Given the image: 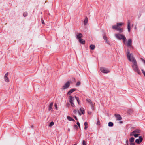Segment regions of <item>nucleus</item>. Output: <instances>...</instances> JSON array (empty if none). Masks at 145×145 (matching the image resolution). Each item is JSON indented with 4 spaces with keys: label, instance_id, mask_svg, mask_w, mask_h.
Listing matches in <instances>:
<instances>
[{
    "label": "nucleus",
    "instance_id": "f257e3e1",
    "mask_svg": "<svg viewBox=\"0 0 145 145\" xmlns=\"http://www.w3.org/2000/svg\"><path fill=\"white\" fill-rule=\"evenodd\" d=\"M127 54V56L128 60L132 62L133 64L132 65L133 69L134 71L137 72L140 75L141 72L138 67L136 60L134 57L132 53H130V51L128 50Z\"/></svg>",
    "mask_w": 145,
    "mask_h": 145
},
{
    "label": "nucleus",
    "instance_id": "f03ea898",
    "mask_svg": "<svg viewBox=\"0 0 145 145\" xmlns=\"http://www.w3.org/2000/svg\"><path fill=\"white\" fill-rule=\"evenodd\" d=\"M123 24V23H117L116 25H113L112 27L113 29L118 31L120 33H121L123 31V29L120 27Z\"/></svg>",
    "mask_w": 145,
    "mask_h": 145
},
{
    "label": "nucleus",
    "instance_id": "7ed1b4c3",
    "mask_svg": "<svg viewBox=\"0 0 145 145\" xmlns=\"http://www.w3.org/2000/svg\"><path fill=\"white\" fill-rule=\"evenodd\" d=\"M100 70L102 72L104 73H108L110 72V71L108 69L103 67H100Z\"/></svg>",
    "mask_w": 145,
    "mask_h": 145
},
{
    "label": "nucleus",
    "instance_id": "20e7f679",
    "mask_svg": "<svg viewBox=\"0 0 145 145\" xmlns=\"http://www.w3.org/2000/svg\"><path fill=\"white\" fill-rule=\"evenodd\" d=\"M69 97V102L71 104V105L72 107L75 106V105L73 103V100H74V97L73 96L70 95Z\"/></svg>",
    "mask_w": 145,
    "mask_h": 145
},
{
    "label": "nucleus",
    "instance_id": "39448f33",
    "mask_svg": "<svg viewBox=\"0 0 145 145\" xmlns=\"http://www.w3.org/2000/svg\"><path fill=\"white\" fill-rule=\"evenodd\" d=\"M86 101L89 104L91 105V109L93 110H94V106L93 103L92 101L91 100L87 98L86 99Z\"/></svg>",
    "mask_w": 145,
    "mask_h": 145
},
{
    "label": "nucleus",
    "instance_id": "423d86ee",
    "mask_svg": "<svg viewBox=\"0 0 145 145\" xmlns=\"http://www.w3.org/2000/svg\"><path fill=\"white\" fill-rule=\"evenodd\" d=\"M70 85V82L69 81H68L63 86L62 89H67L68 88Z\"/></svg>",
    "mask_w": 145,
    "mask_h": 145
},
{
    "label": "nucleus",
    "instance_id": "0eeeda50",
    "mask_svg": "<svg viewBox=\"0 0 145 145\" xmlns=\"http://www.w3.org/2000/svg\"><path fill=\"white\" fill-rule=\"evenodd\" d=\"M139 139H137L135 140V142L138 144H140L143 140V138L142 136H140L139 137Z\"/></svg>",
    "mask_w": 145,
    "mask_h": 145
},
{
    "label": "nucleus",
    "instance_id": "6e6552de",
    "mask_svg": "<svg viewBox=\"0 0 145 145\" xmlns=\"http://www.w3.org/2000/svg\"><path fill=\"white\" fill-rule=\"evenodd\" d=\"M123 34H120L119 33L116 34L115 35V37L118 39L119 40H121L122 36H123Z\"/></svg>",
    "mask_w": 145,
    "mask_h": 145
},
{
    "label": "nucleus",
    "instance_id": "1a4fd4ad",
    "mask_svg": "<svg viewBox=\"0 0 145 145\" xmlns=\"http://www.w3.org/2000/svg\"><path fill=\"white\" fill-rule=\"evenodd\" d=\"M76 38L77 39H81V38L82 37L83 35L82 33H77L76 34Z\"/></svg>",
    "mask_w": 145,
    "mask_h": 145
},
{
    "label": "nucleus",
    "instance_id": "9d476101",
    "mask_svg": "<svg viewBox=\"0 0 145 145\" xmlns=\"http://www.w3.org/2000/svg\"><path fill=\"white\" fill-rule=\"evenodd\" d=\"M127 29L128 30L129 32H130L131 31V27H130V23L131 22L130 20H128L127 21Z\"/></svg>",
    "mask_w": 145,
    "mask_h": 145
},
{
    "label": "nucleus",
    "instance_id": "9b49d317",
    "mask_svg": "<svg viewBox=\"0 0 145 145\" xmlns=\"http://www.w3.org/2000/svg\"><path fill=\"white\" fill-rule=\"evenodd\" d=\"M115 116L117 120H121L122 119V118L120 115L118 114H115Z\"/></svg>",
    "mask_w": 145,
    "mask_h": 145
},
{
    "label": "nucleus",
    "instance_id": "f8f14e48",
    "mask_svg": "<svg viewBox=\"0 0 145 145\" xmlns=\"http://www.w3.org/2000/svg\"><path fill=\"white\" fill-rule=\"evenodd\" d=\"M76 90V89L74 88L72 89H71L67 93V95H70L74 91Z\"/></svg>",
    "mask_w": 145,
    "mask_h": 145
},
{
    "label": "nucleus",
    "instance_id": "ddd939ff",
    "mask_svg": "<svg viewBox=\"0 0 145 145\" xmlns=\"http://www.w3.org/2000/svg\"><path fill=\"white\" fill-rule=\"evenodd\" d=\"M132 43V40L131 39H129L128 41V43L127 44V46H131Z\"/></svg>",
    "mask_w": 145,
    "mask_h": 145
},
{
    "label": "nucleus",
    "instance_id": "4468645a",
    "mask_svg": "<svg viewBox=\"0 0 145 145\" xmlns=\"http://www.w3.org/2000/svg\"><path fill=\"white\" fill-rule=\"evenodd\" d=\"M53 103L52 102L50 103V104L49 106V108L48 109V110L49 111H50L52 108L53 105Z\"/></svg>",
    "mask_w": 145,
    "mask_h": 145
},
{
    "label": "nucleus",
    "instance_id": "2eb2a0df",
    "mask_svg": "<svg viewBox=\"0 0 145 145\" xmlns=\"http://www.w3.org/2000/svg\"><path fill=\"white\" fill-rule=\"evenodd\" d=\"M141 132V130L140 129H136L133 131V133H135L138 134Z\"/></svg>",
    "mask_w": 145,
    "mask_h": 145
},
{
    "label": "nucleus",
    "instance_id": "dca6fc26",
    "mask_svg": "<svg viewBox=\"0 0 145 145\" xmlns=\"http://www.w3.org/2000/svg\"><path fill=\"white\" fill-rule=\"evenodd\" d=\"M79 41L80 43L84 44H85V42L84 40H83V39H79Z\"/></svg>",
    "mask_w": 145,
    "mask_h": 145
},
{
    "label": "nucleus",
    "instance_id": "f3484780",
    "mask_svg": "<svg viewBox=\"0 0 145 145\" xmlns=\"http://www.w3.org/2000/svg\"><path fill=\"white\" fill-rule=\"evenodd\" d=\"M88 19L87 17H86L84 20V23L85 25L87 24L88 22Z\"/></svg>",
    "mask_w": 145,
    "mask_h": 145
},
{
    "label": "nucleus",
    "instance_id": "a211bd4d",
    "mask_svg": "<svg viewBox=\"0 0 145 145\" xmlns=\"http://www.w3.org/2000/svg\"><path fill=\"white\" fill-rule=\"evenodd\" d=\"M80 110L82 112V113L83 114H84L85 113L84 109V108L81 107L80 109Z\"/></svg>",
    "mask_w": 145,
    "mask_h": 145
},
{
    "label": "nucleus",
    "instance_id": "6ab92c4d",
    "mask_svg": "<svg viewBox=\"0 0 145 145\" xmlns=\"http://www.w3.org/2000/svg\"><path fill=\"white\" fill-rule=\"evenodd\" d=\"M67 118L69 121H75L74 119H72L71 117L69 116H67Z\"/></svg>",
    "mask_w": 145,
    "mask_h": 145
},
{
    "label": "nucleus",
    "instance_id": "aec40b11",
    "mask_svg": "<svg viewBox=\"0 0 145 145\" xmlns=\"http://www.w3.org/2000/svg\"><path fill=\"white\" fill-rule=\"evenodd\" d=\"M84 125L85 126L84 127V129L86 130L88 127V124L87 122H85L84 123Z\"/></svg>",
    "mask_w": 145,
    "mask_h": 145
},
{
    "label": "nucleus",
    "instance_id": "412c9836",
    "mask_svg": "<svg viewBox=\"0 0 145 145\" xmlns=\"http://www.w3.org/2000/svg\"><path fill=\"white\" fill-rule=\"evenodd\" d=\"M121 39L123 40V41L124 42H125L126 40V38L124 35H123L122 36V37L121 38Z\"/></svg>",
    "mask_w": 145,
    "mask_h": 145
},
{
    "label": "nucleus",
    "instance_id": "4be33fe9",
    "mask_svg": "<svg viewBox=\"0 0 145 145\" xmlns=\"http://www.w3.org/2000/svg\"><path fill=\"white\" fill-rule=\"evenodd\" d=\"M90 49L91 50H93L95 48V46L94 45L91 44L90 46Z\"/></svg>",
    "mask_w": 145,
    "mask_h": 145
},
{
    "label": "nucleus",
    "instance_id": "5701e85b",
    "mask_svg": "<svg viewBox=\"0 0 145 145\" xmlns=\"http://www.w3.org/2000/svg\"><path fill=\"white\" fill-rule=\"evenodd\" d=\"M4 79L5 81L7 82H8L9 81V79L7 77H4Z\"/></svg>",
    "mask_w": 145,
    "mask_h": 145
},
{
    "label": "nucleus",
    "instance_id": "b1692460",
    "mask_svg": "<svg viewBox=\"0 0 145 145\" xmlns=\"http://www.w3.org/2000/svg\"><path fill=\"white\" fill-rule=\"evenodd\" d=\"M75 97V99H76L78 104L79 105H80V100H79V97H76V96Z\"/></svg>",
    "mask_w": 145,
    "mask_h": 145
},
{
    "label": "nucleus",
    "instance_id": "393cba45",
    "mask_svg": "<svg viewBox=\"0 0 145 145\" xmlns=\"http://www.w3.org/2000/svg\"><path fill=\"white\" fill-rule=\"evenodd\" d=\"M113 125V123L111 122H109L108 123V126L109 127H112Z\"/></svg>",
    "mask_w": 145,
    "mask_h": 145
},
{
    "label": "nucleus",
    "instance_id": "a878e982",
    "mask_svg": "<svg viewBox=\"0 0 145 145\" xmlns=\"http://www.w3.org/2000/svg\"><path fill=\"white\" fill-rule=\"evenodd\" d=\"M134 138L133 137H132L129 139V141L130 142H133L134 140Z\"/></svg>",
    "mask_w": 145,
    "mask_h": 145
},
{
    "label": "nucleus",
    "instance_id": "bb28decb",
    "mask_svg": "<svg viewBox=\"0 0 145 145\" xmlns=\"http://www.w3.org/2000/svg\"><path fill=\"white\" fill-rule=\"evenodd\" d=\"M97 124L98 125H100V123L99 119L98 118H97Z\"/></svg>",
    "mask_w": 145,
    "mask_h": 145
},
{
    "label": "nucleus",
    "instance_id": "cd10ccee",
    "mask_svg": "<svg viewBox=\"0 0 145 145\" xmlns=\"http://www.w3.org/2000/svg\"><path fill=\"white\" fill-rule=\"evenodd\" d=\"M28 15V13L27 12H24L23 14V15L24 17H26Z\"/></svg>",
    "mask_w": 145,
    "mask_h": 145
},
{
    "label": "nucleus",
    "instance_id": "c85d7f7f",
    "mask_svg": "<svg viewBox=\"0 0 145 145\" xmlns=\"http://www.w3.org/2000/svg\"><path fill=\"white\" fill-rule=\"evenodd\" d=\"M104 35H103V39L105 40H107V37H106V36L105 35V34H104Z\"/></svg>",
    "mask_w": 145,
    "mask_h": 145
},
{
    "label": "nucleus",
    "instance_id": "c756f323",
    "mask_svg": "<svg viewBox=\"0 0 145 145\" xmlns=\"http://www.w3.org/2000/svg\"><path fill=\"white\" fill-rule=\"evenodd\" d=\"M54 124V122L53 121L51 122L49 124V126L50 127L52 126Z\"/></svg>",
    "mask_w": 145,
    "mask_h": 145
},
{
    "label": "nucleus",
    "instance_id": "7c9ffc66",
    "mask_svg": "<svg viewBox=\"0 0 145 145\" xmlns=\"http://www.w3.org/2000/svg\"><path fill=\"white\" fill-rule=\"evenodd\" d=\"M139 135L140 134H139L134 133V134H133V136L135 137H138Z\"/></svg>",
    "mask_w": 145,
    "mask_h": 145
},
{
    "label": "nucleus",
    "instance_id": "2f4dec72",
    "mask_svg": "<svg viewBox=\"0 0 145 145\" xmlns=\"http://www.w3.org/2000/svg\"><path fill=\"white\" fill-rule=\"evenodd\" d=\"M87 142L85 140H83L82 141V145H87Z\"/></svg>",
    "mask_w": 145,
    "mask_h": 145
},
{
    "label": "nucleus",
    "instance_id": "473e14b6",
    "mask_svg": "<svg viewBox=\"0 0 145 145\" xmlns=\"http://www.w3.org/2000/svg\"><path fill=\"white\" fill-rule=\"evenodd\" d=\"M81 83L80 81H78L77 82V83L76 84V86H79L80 85Z\"/></svg>",
    "mask_w": 145,
    "mask_h": 145
},
{
    "label": "nucleus",
    "instance_id": "72a5a7b5",
    "mask_svg": "<svg viewBox=\"0 0 145 145\" xmlns=\"http://www.w3.org/2000/svg\"><path fill=\"white\" fill-rule=\"evenodd\" d=\"M74 128L75 129H78V126L76 125H74Z\"/></svg>",
    "mask_w": 145,
    "mask_h": 145
},
{
    "label": "nucleus",
    "instance_id": "f704fd0d",
    "mask_svg": "<svg viewBox=\"0 0 145 145\" xmlns=\"http://www.w3.org/2000/svg\"><path fill=\"white\" fill-rule=\"evenodd\" d=\"M54 106L55 107V109H56V110H57V105L56 104H55V105H54Z\"/></svg>",
    "mask_w": 145,
    "mask_h": 145
},
{
    "label": "nucleus",
    "instance_id": "c9c22d12",
    "mask_svg": "<svg viewBox=\"0 0 145 145\" xmlns=\"http://www.w3.org/2000/svg\"><path fill=\"white\" fill-rule=\"evenodd\" d=\"M8 72H7V73H6L5 74V76H4V77H7V76H8Z\"/></svg>",
    "mask_w": 145,
    "mask_h": 145
},
{
    "label": "nucleus",
    "instance_id": "e433bc0d",
    "mask_svg": "<svg viewBox=\"0 0 145 145\" xmlns=\"http://www.w3.org/2000/svg\"><path fill=\"white\" fill-rule=\"evenodd\" d=\"M77 111L76 110H73V113L75 114H77Z\"/></svg>",
    "mask_w": 145,
    "mask_h": 145
},
{
    "label": "nucleus",
    "instance_id": "4c0bfd02",
    "mask_svg": "<svg viewBox=\"0 0 145 145\" xmlns=\"http://www.w3.org/2000/svg\"><path fill=\"white\" fill-rule=\"evenodd\" d=\"M42 23V24H44L45 23L43 19H41Z\"/></svg>",
    "mask_w": 145,
    "mask_h": 145
},
{
    "label": "nucleus",
    "instance_id": "58836bf2",
    "mask_svg": "<svg viewBox=\"0 0 145 145\" xmlns=\"http://www.w3.org/2000/svg\"><path fill=\"white\" fill-rule=\"evenodd\" d=\"M130 145H135V144L133 142H130Z\"/></svg>",
    "mask_w": 145,
    "mask_h": 145
},
{
    "label": "nucleus",
    "instance_id": "ea45409f",
    "mask_svg": "<svg viewBox=\"0 0 145 145\" xmlns=\"http://www.w3.org/2000/svg\"><path fill=\"white\" fill-rule=\"evenodd\" d=\"M77 125L78 126V127H80V124L79 122H77Z\"/></svg>",
    "mask_w": 145,
    "mask_h": 145
},
{
    "label": "nucleus",
    "instance_id": "a19ab883",
    "mask_svg": "<svg viewBox=\"0 0 145 145\" xmlns=\"http://www.w3.org/2000/svg\"><path fill=\"white\" fill-rule=\"evenodd\" d=\"M134 133H133V132H132L130 134V136H132L133 135V134H134Z\"/></svg>",
    "mask_w": 145,
    "mask_h": 145
},
{
    "label": "nucleus",
    "instance_id": "79ce46f5",
    "mask_svg": "<svg viewBox=\"0 0 145 145\" xmlns=\"http://www.w3.org/2000/svg\"><path fill=\"white\" fill-rule=\"evenodd\" d=\"M106 42H107V43L109 45H110V43H109V41L108 40V39L107 40H106Z\"/></svg>",
    "mask_w": 145,
    "mask_h": 145
},
{
    "label": "nucleus",
    "instance_id": "37998d69",
    "mask_svg": "<svg viewBox=\"0 0 145 145\" xmlns=\"http://www.w3.org/2000/svg\"><path fill=\"white\" fill-rule=\"evenodd\" d=\"M74 118L75 119L77 120H78V119L76 117V116H74Z\"/></svg>",
    "mask_w": 145,
    "mask_h": 145
},
{
    "label": "nucleus",
    "instance_id": "c03bdc74",
    "mask_svg": "<svg viewBox=\"0 0 145 145\" xmlns=\"http://www.w3.org/2000/svg\"><path fill=\"white\" fill-rule=\"evenodd\" d=\"M88 113L89 114H91V112H88Z\"/></svg>",
    "mask_w": 145,
    "mask_h": 145
},
{
    "label": "nucleus",
    "instance_id": "a18cd8bd",
    "mask_svg": "<svg viewBox=\"0 0 145 145\" xmlns=\"http://www.w3.org/2000/svg\"><path fill=\"white\" fill-rule=\"evenodd\" d=\"M78 113H79V115H81L82 113H81L79 111H78Z\"/></svg>",
    "mask_w": 145,
    "mask_h": 145
},
{
    "label": "nucleus",
    "instance_id": "49530a36",
    "mask_svg": "<svg viewBox=\"0 0 145 145\" xmlns=\"http://www.w3.org/2000/svg\"><path fill=\"white\" fill-rule=\"evenodd\" d=\"M128 140H127L126 141V143L127 144H128Z\"/></svg>",
    "mask_w": 145,
    "mask_h": 145
},
{
    "label": "nucleus",
    "instance_id": "de8ad7c7",
    "mask_svg": "<svg viewBox=\"0 0 145 145\" xmlns=\"http://www.w3.org/2000/svg\"><path fill=\"white\" fill-rule=\"evenodd\" d=\"M142 61H143L144 63V64H145V60H144V59H143V60H142Z\"/></svg>",
    "mask_w": 145,
    "mask_h": 145
},
{
    "label": "nucleus",
    "instance_id": "09e8293b",
    "mask_svg": "<svg viewBox=\"0 0 145 145\" xmlns=\"http://www.w3.org/2000/svg\"><path fill=\"white\" fill-rule=\"evenodd\" d=\"M123 123V122L122 121H120V123Z\"/></svg>",
    "mask_w": 145,
    "mask_h": 145
},
{
    "label": "nucleus",
    "instance_id": "8fccbe9b",
    "mask_svg": "<svg viewBox=\"0 0 145 145\" xmlns=\"http://www.w3.org/2000/svg\"><path fill=\"white\" fill-rule=\"evenodd\" d=\"M73 145H77V144H74Z\"/></svg>",
    "mask_w": 145,
    "mask_h": 145
}]
</instances>
